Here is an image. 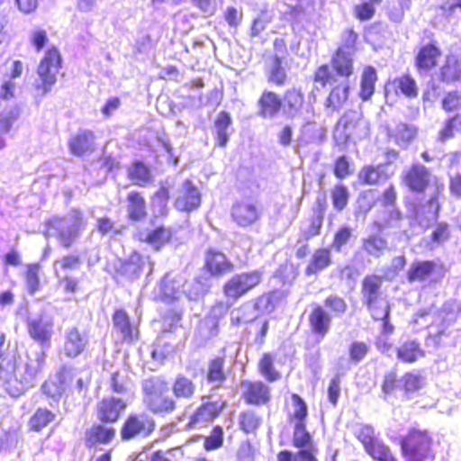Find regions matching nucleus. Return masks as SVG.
Instances as JSON below:
<instances>
[{
    "label": "nucleus",
    "mask_w": 461,
    "mask_h": 461,
    "mask_svg": "<svg viewBox=\"0 0 461 461\" xmlns=\"http://www.w3.org/2000/svg\"><path fill=\"white\" fill-rule=\"evenodd\" d=\"M355 73L353 54L343 48H337L330 64L318 66L312 73V83L317 90L328 89L323 102L326 111L339 113L348 102L350 84L348 81Z\"/></svg>",
    "instance_id": "nucleus-1"
},
{
    "label": "nucleus",
    "mask_w": 461,
    "mask_h": 461,
    "mask_svg": "<svg viewBox=\"0 0 461 461\" xmlns=\"http://www.w3.org/2000/svg\"><path fill=\"white\" fill-rule=\"evenodd\" d=\"M291 402L293 411L288 414V420L294 423L292 443L298 450L295 453L287 449L281 450L276 455V461H319L318 449L313 446L312 437L307 430V403L295 393L291 394Z\"/></svg>",
    "instance_id": "nucleus-2"
},
{
    "label": "nucleus",
    "mask_w": 461,
    "mask_h": 461,
    "mask_svg": "<svg viewBox=\"0 0 461 461\" xmlns=\"http://www.w3.org/2000/svg\"><path fill=\"white\" fill-rule=\"evenodd\" d=\"M26 358L23 361L22 355L14 351L0 359V379L5 384L6 391L15 397L23 394L35 380L45 362V353H39L35 360L29 359L26 353Z\"/></svg>",
    "instance_id": "nucleus-3"
},
{
    "label": "nucleus",
    "mask_w": 461,
    "mask_h": 461,
    "mask_svg": "<svg viewBox=\"0 0 461 461\" xmlns=\"http://www.w3.org/2000/svg\"><path fill=\"white\" fill-rule=\"evenodd\" d=\"M402 183L411 193L423 194L430 187L433 193L425 202L427 212L438 217L441 210L440 198L443 195L444 185L433 176L431 170L421 163H412L402 175Z\"/></svg>",
    "instance_id": "nucleus-4"
},
{
    "label": "nucleus",
    "mask_w": 461,
    "mask_h": 461,
    "mask_svg": "<svg viewBox=\"0 0 461 461\" xmlns=\"http://www.w3.org/2000/svg\"><path fill=\"white\" fill-rule=\"evenodd\" d=\"M426 384V377L420 372L407 371L399 377L395 370H390L384 375L380 388L384 401L395 398L397 391L403 401H411L420 395Z\"/></svg>",
    "instance_id": "nucleus-5"
},
{
    "label": "nucleus",
    "mask_w": 461,
    "mask_h": 461,
    "mask_svg": "<svg viewBox=\"0 0 461 461\" xmlns=\"http://www.w3.org/2000/svg\"><path fill=\"white\" fill-rule=\"evenodd\" d=\"M323 305L314 303L308 314L310 332L319 339H324L331 330L332 314L340 316L348 311L346 300L337 294L327 296Z\"/></svg>",
    "instance_id": "nucleus-6"
},
{
    "label": "nucleus",
    "mask_w": 461,
    "mask_h": 461,
    "mask_svg": "<svg viewBox=\"0 0 461 461\" xmlns=\"http://www.w3.org/2000/svg\"><path fill=\"white\" fill-rule=\"evenodd\" d=\"M433 433L419 426L411 427L399 438V447L404 461L434 460Z\"/></svg>",
    "instance_id": "nucleus-7"
},
{
    "label": "nucleus",
    "mask_w": 461,
    "mask_h": 461,
    "mask_svg": "<svg viewBox=\"0 0 461 461\" xmlns=\"http://www.w3.org/2000/svg\"><path fill=\"white\" fill-rule=\"evenodd\" d=\"M144 403L147 409L158 417L174 413L177 408V400L170 393L168 382L162 377L148 379L143 386Z\"/></svg>",
    "instance_id": "nucleus-8"
},
{
    "label": "nucleus",
    "mask_w": 461,
    "mask_h": 461,
    "mask_svg": "<svg viewBox=\"0 0 461 461\" xmlns=\"http://www.w3.org/2000/svg\"><path fill=\"white\" fill-rule=\"evenodd\" d=\"M72 224H65L64 217L52 216L44 223V235L54 237L59 245L65 249H71L79 238L86 225L83 213L78 209L72 210Z\"/></svg>",
    "instance_id": "nucleus-9"
},
{
    "label": "nucleus",
    "mask_w": 461,
    "mask_h": 461,
    "mask_svg": "<svg viewBox=\"0 0 461 461\" xmlns=\"http://www.w3.org/2000/svg\"><path fill=\"white\" fill-rule=\"evenodd\" d=\"M62 66V57L58 47L51 46L41 59L37 67L39 82L35 84V89L41 95L50 92L57 82V74Z\"/></svg>",
    "instance_id": "nucleus-10"
},
{
    "label": "nucleus",
    "mask_w": 461,
    "mask_h": 461,
    "mask_svg": "<svg viewBox=\"0 0 461 461\" xmlns=\"http://www.w3.org/2000/svg\"><path fill=\"white\" fill-rule=\"evenodd\" d=\"M384 277L377 274H368L363 277L360 284V294L362 303L369 314H375L384 312V304H389L384 298L383 285Z\"/></svg>",
    "instance_id": "nucleus-11"
},
{
    "label": "nucleus",
    "mask_w": 461,
    "mask_h": 461,
    "mask_svg": "<svg viewBox=\"0 0 461 461\" xmlns=\"http://www.w3.org/2000/svg\"><path fill=\"white\" fill-rule=\"evenodd\" d=\"M155 429L156 421L150 415L132 411L126 416L120 427V438L122 441L145 438L149 437Z\"/></svg>",
    "instance_id": "nucleus-12"
},
{
    "label": "nucleus",
    "mask_w": 461,
    "mask_h": 461,
    "mask_svg": "<svg viewBox=\"0 0 461 461\" xmlns=\"http://www.w3.org/2000/svg\"><path fill=\"white\" fill-rule=\"evenodd\" d=\"M262 281L259 270L241 272L230 276L222 285L223 295L237 301L256 288Z\"/></svg>",
    "instance_id": "nucleus-13"
},
{
    "label": "nucleus",
    "mask_w": 461,
    "mask_h": 461,
    "mask_svg": "<svg viewBox=\"0 0 461 461\" xmlns=\"http://www.w3.org/2000/svg\"><path fill=\"white\" fill-rule=\"evenodd\" d=\"M443 56L439 42L431 33L427 42H421L416 50L413 66L419 74H428L435 70Z\"/></svg>",
    "instance_id": "nucleus-14"
},
{
    "label": "nucleus",
    "mask_w": 461,
    "mask_h": 461,
    "mask_svg": "<svg viewBox=\"0 0 461 461\" xmlns=\"http://www.w3.org/2000/svg\"><path fill=\"white\" fill-rule=\"evenodd\" d=\"M129 402L113 395L100 399L95 409L96 419L104 424H115L126 411Z\"/></svg>",
    "instance_id": "nucleus-15"
},
{
    "label": "nucleus",
    "mask_w": 461,
    "mask_h": 461,
    "mask_svg": "<svg viewBox=\"0 0 461 461\" xmlns=\"http://www.w3.org/2000/svg\"><path fill=\"white\" fill-rule=\"evenodd\" d=\"M241 398L247 405L267 406L271 402V388L261 380H243L240 382Z\"/></svg>",
    "instance_id": "nucleus-16"
},
{
    "label": "nucleus",
    "mask_w": 461,
    "mask_h": 461,
    "mask_svg": "<svg viewBox=\"0 0 461 461\" xmlns=\"http://www.w3.org/2000/svg\"><path fill=\"white\" fill-rule=\"evenodd\" d=\"M226 407L223 400L202 402L190 414L185 424L187 429H194L200 424H208L216 420Z\"/></svg>",
    "instance_id": "nucleus-17"
},
{
    "label": "nucleus",
    "mask_w": 461,
    "mask_h": 461,
    "mask_svg": "<svg viewBox=\"0 0 461 461\" xmlns=\"http://www.w3.org/2000/svg\"><path fill=\"white\" fill-rule=\"evenodd\" d=\"M235 269L234 263L223 252L210 249L204 256L203 270L210 277L221 278Z\"/></svg>",
    "instance_id": "nucleus-18"
},
{
    "label": "nucleus",
    "mask_w": 461,
    "mask_h": 461,
    "mask_svg": "<svg viewBox=\"0 0 461 461\" xmlns=\"http://www.w3.org/2000/svg\"><path fill=\"white\" fill-rule=\"evenodd\" d=\"M145 258L138 251H133L129 258L122 260L114 268L113 279L117 282L127 280L132 282L143 272Z\"/></svg>",
    "instance_id": "nucleus-19"
},
{
    "label": "nucleus",
    "mask_w": 461,
    "mask_h": 461,
    "mask_svg": "<svg viewBox=\"0 0 461 461\" xmlns=\"http://www.w3.org/2000/svg\"><path fill=\"white\" fill-rule=\"evenodd\" d=\"M438 81L446 86L461 82V55L449 53L445 56L440 67H438Z\"/></svg>",
    "instance_id": "nucleus-20"
},
{
    "label": "nucleus",
    "mask_w": 461,
    "mask_h": 461,
    "mask_svg": "<svg viewBox=\"0 0 461 461\" xmlns=\"http://www.w3.org/2000/svg\"><path fill=\"white\" fill-rule=\"evenodd\" d=\"M103 422L95 423L85 432L84 444L88 449L110 444L116 436V429Z\"/></svg>",
    "instance_id": "nucleus-21"
},
{
    "label": "nucleus",
    "mask_w": 461,
    "mask_h": 461,
    "mask_svg": "<svg viewBox=\"0 0 461 461\" xmlns=\"http://www.w3.org/2000/svg\"><path fill=\"white\" fill-rule=\"evenodd\" d=\"M223 354L214 356L209 359L205 372V380L208 384L215 388H221L228 379L229 368L226 367V356Z\"/></svg>",
    "instance_id": "nucleus-22"
},
{
    "label": "nucleus",
    "mask_w": 461,
    "mask_h": 461,
    "mask_svg": "<svg viewBox=\"0 0 461 461\" xmlns=\"http://www.w3.org/2000/svg\"><path fill=\"white\" fill-rule=\"evenodd\" d=\"M333 264L331 249L329 247L316 248L304 267V276H317Z\"/></svg>",
    "instance_id": "nucleus-23"
},
{
    "label": "nucleus",
    "mask_w": 461,
    "mask_h": 461,
    "mask_svg": "<svg viewBox=\"0 0 461 461\" xmlns=\"http://www.w3.org/2000/svg\"><path fill=\"white\" fill-rule=\"evenodd\" d=\"M446 271L442 264L434 260L414 261L406 273V279L409 283L425 282L429 280L438 270Z\"/></svg>",
    "instance_id": "nucleus-24"
},
{
    "label": "nucleus",
    "mask_w": 461,
    "mask_h": 461,
    "mask_svg": "<svg viewBox=\"0 0 461 461\" xmlns=\"http://www.w3.org/2000/svg\"><path fill=\"white\" fill-rule=\"evenodd\" d=\"M260 211L256 203L249 201H240L231 208V218L240 227H248L258 221Z\"/></svg>",
    "instance_id": "nucleus-25"
},
{
    "label": "nucleus",
    "mask_w": 461,
    "mask_h": 461,
    "mask_svg": "<svg viewBox=\"0 0 461 461\" xmlns=\"http://www.w3.org/2000/svg\"><path fill=\"white\" fill-rule=\"evenodd\" d=\"M201 205V194L189 179L183 183L182 194L176 199L175 207L177 211L191 212Z\"/></svg>",
    "instance_id": "nucleus-26"
},
{
    "label": "nucleus",
    "mask_w": 461,
    "mask_h": 461,
    "mask_svg": "<svg viewBox=\"0 0 461 461\" xmlns=\"http://www.w3.org/2000/svg\"><path fill=\"white\" fill-rule=\"evenodd\" d=\"M385 88V96H388L391 92L395 95H402L403 96L413 99L419 95V86L415 78L410 73H404L393 79L388 81Z\"/></svg>",
    "instance_id": "nucleus-27"
},
{
    "label": "nucleus",
    "mask_w": 461,
    "mask_h": 461,
    "mask_svg": "<svg viewBox=\"0 0 461 461\" xmlns=\"http://www.w3.org/2000/svg\"><path fill=\"white\" fill-rule=\"evenodd\" d=\"M258 114L261 118H273L283 108L281 96L275 91L265 89L257 102Z\"/></svg>",
    "instance_id": "nucleus-28"
},
{
    "label": "nucleus",
    "mask_w": 461,
    "mask_h": 461,
    "mask_svg": "<svg viewBox=\"0 0 461 461\" xmlns=\"http://www.w3.org/2000/svg\"><path fill=\"white\" fill-rule=\"evenodd\" d=\"M113 323L121 334L122 342L131 343L139 339V327L131 323L129 315L123 309H117L113 314Z\"/></svg>",
    "instance_id": "nucleus-29"
},
{
    "label": "nucleus",
    "mask_w": 461,
    "mask_h": 461,
    "mask_svg": "<svg viewBox=\"0 0 461 461\" xmlns=\"http://www.w3.org/2000/svg\"><path fill=\"white\" fill-rule=\"evenodd\" d=\"M136 239L140 242L146 243L158 251L171 241L172 231L169 228L159 225L147 232L139 231L136 234Z\"/></svg>",
    "instance_id": "nucleus-30"
},
{
    "label": "nucleus",
    "mask_w": 461,
    "mask_h": 461,
    "mask_svg": "<svg viewBox=\"0 0 461 461\" xmlns=\"http://www.w3.org/2000/svg\"><path fill=\"white\" fill-rule=\"evenodd\" d=\"M29 336L42 346H49L53 335V321L42 317L33 319L28 322Z\"/></svg>",
    "instance_id": "nucleus-31"
},
{
    "label": "nucleus",
    "mask_w": 461,
    "mask_h": 461,
    "mask_svg": "<svg viewBox=\"0 0 461 461\" xmlns=\"http://www.w3.org/2000/svg\"><path fill=\"white\" fill-rule=\"evenodd\" d=\"M127 215L131 221H141L148 216L147 202L140 191L132 190L127 194Z\"/></svg>",
    "instance_id": "nucleus-32"
},
{
    "label": "nucleus",
    "mask_w": 461,
    "mask_h": 461,
    "mask_svg": "<svg viewBox=\"0 0 461 461\" xmlns=\"http://www.w3.org/2000/svg\"><path fill=\"white\" fill-rule=\"evenodd\" d=\"M95 136L92 131H79L77 134L71 137L68 141L70 152L77 157L92 153L95 149Z\"/></svg>",
    "instance_id": "nucleus-33"
},
{
    "label": "nucleus",
    "mask_w": 461,
    "mask_h": 461,
    "mask_svg": "<svg viewBox=\"0 0 461 461\" xmlns=\"http://www.w3.org/2000/svg\"><path fill=\"white\" fill-rule=\"evenodd\" d=\"M378 81V73L372 65H366L362 68L359 80L358 97L362 102L371 100Z\"/></svg>",
    "instance_id": "nucleus-34"
},
{
    "label": "nucleus",
    "mask_w": 461,
    "mask_h": 461,
    "mask_svg": "<svg viewBox=\"0 0 461 461\" xmlns=\"http://www.w3.org/2000/svg\"><path fill=\"white\" fill-rule=\"evenodd\" d=\"M358 180L364 185H379L390 177L384 164L366 165L358 172Z\"/></svg>",
    "instance_id": "nucleus-35"
},
{
    "label": "nucleus",
    "mask_w": 461,
    "mask_h": 461,
    "mask_svg": "<svg viewBox=\"0 0 461 461\" xmlns=\"http://www.w3.org/2000/svg\"><path fill=\"white\" fill-rule=\"evenodd\" d=\"M397 359L403 364H413L425 357L421 344L413 339L403 341L395 351Z\"/></svg>",
    "instance_id": "nucleus-36"
},
{
    "label": "nucleus",
    "mask_w": 461,
    "mask_h": 461,
    "mask_svg": "<svg viewBox=\"0 0 461 461\" xmlns=\"http://www.w3.org/2000/svg\"><path fill=\"white\" fill-rule=\"evenodd\" d=\"M126 174L127 178L133 185L146 186L153 181L150 167L140 160L132 161L127 167Z\"/></svg>",
    "instance_id": "nucleus-37"
},
{
    "label": "nucleus",
    "mask_w": 461,
    "mask_h": 461,
    "mask_svg": "<svg viewBox=\"0 0 461 461\" xmlns=\"http://www.w3.org/2000/svg\"><path fill=\"white\" fill-rule=\"evenodd\" d=\"M361 249L366 255L379 258L389 250L388 240L378 233H371L362 239Z\"/></svg>",
    "instance_id": "nucleus-38"
},
{
    "label": "nucleus",
    "mask_w": 461,
    "mask_h": 461,
    "mask_svg": "<svg viewBox=\"0 0 461 461\" xmlns=\"http://www.w3.org/2000/svg\"><path fill=\"white\" fill-rule=\"evenodd\" d=\"M419 134V128L413 124L400 122L389 134L393 142L400 148L406 149Z\"/></svg>",
    "instance_id": "nucleus-39"
},
{
    "label": "nucleus",
    "mask_w": 461,
    "mask_h": 461,
    "mask_svg": "<svg viewBox=\"0 0 461 461\" xmlns=\"http://www.w3.org/2000/svg\"><path fill=\"white\" fill-rule=\"evenodd\" d=\"M171 390L176 400H191L196 394L197 386L194 380L178 374L172 382Z\"/></svg>",
    "instance_id": "nucleus-40"
},
{
    "label": "nucleus",
    "mask_w": 461,
    "mask_h": 461,
    "mask_svg": "<svg viewBox=\"0 0 461 461\" xmlns=\"http://www.w3.org/2000/svg\"><path fill=\"white\" fill-rule=\"evenodd\" d=\"M240 431L246 435H256L263 425V417L253 409L241 411L238 416Z\"/></svg>",
    "instance_id": "nucleus-41"
},
{
    "label": "nucleus",
    "mask_w": 461,
    "mask_h": 461,
    "mask_svg": "<svg viewBox=\"0 0 461 461\" xmlns=\"http://www.w3.org/2000/svg\"><path fill=\"white\" fill-rule=\"evenodd\" d=\"M57 415L46 407L37 408L30 416L27 427L30 432L41 433L49 425L56 420Z\"/></svg>",
    "instance_id": "nucleus-42"
},
{
    "label": "nucleus",
    "mask_w": 461,
    "mask_h": 461,
    "mask_svg": "<svg viewBox=\"0 0 461 461\" xmlns=\"http://www.w3.org/2000/svg\"><path fill=\"white\" fill-rule=\"evenodd\" d=\"M283 110L288 115L299 113L304 105V94L300 87L293 86L285 91L283 97Z\"/></svg>",
    "instance_id": "nucleus-43"
},
{
    "label": "nucleus",
    "mask_w": 461,
    "mask_h": 461,
    "mask_svg": "<svg viewBox=\"0 0 461 461\" xmlns=\"http://www.w3.org/2000/svg\"><path fill=\"white\" fill-rule=\"evenodd\" d=\"M86 345V340L77 328L70 329L65 338L64 354L68 357L80 355Z\"/></svg>",
    "instance_id": "nucleus-44"
},
{
    "label": "nucleus",
    "mask_w": 461,
    "mask_h": 461,
    "mask_svg": "<svg viewBox=\"0 0 461 461\" xmlns=\"http://www.w3.org/2000/svg\"><path fill=\"white\" fill-rule=\"evenodd\" d=\"M20 113V107L14 105L0 114V149L5 147V137L11 133Z\"/></svg>",
    "instance_id": "nucleus-45"
},
{
    "label": "nucleus",
    "mask_w": 461,
    "mask_h": 461,
    "mask_svg": "<svg viewBox=\"0 0 461 461\" xmlns=\"http://www.w3.org/2000/svg\"><path fill=\"white\" fill-rule=\"evenodd\" d=\"M41 265L39 262L29 263L26 265L23 278L26 292L30 295H34L41 287Z\"/></svg>",
    "instance_id": "nucleus-46"
},
{
    "label": "nucleus",
    "mask_w": 461,
    "mask_h": 461,
    "mask_svg": "<svg viewBox=\"0 0 461 461\" xmlns=\"http://www.w3.org/2000/svg\"><path fill=\"white\" fill-rule=\"evenodd\" d=\"M276 354L265 352L258 360V368L260 375L270 383L278 381L281 373L275 368Z\"/></svg>",
    "instance_id": "nucleus-47"
},
{
    "label": "nucleus",
    "mask_w": 461,
    "mask_h": 461,
    "mask_svg": "<svg viewBox=\"0 0 461 461\" xmlns=\"http://www.w3.org/2000/svg\"><path fill=\"white\" fill-rule=\"evenodd\" d=\"M215 140L219 147L224 148L229 141L228 129L231 125V117L226 111H221L214 122Z\"/></svg>",
    "instance_id": "nucleus-48"
},
{
    "label": "nucleus",
    "mask_w": 461,
    "mask_h": 461,
    "mask_svg": "<svg viewBox=\"0 0 461 461\" xmlns=\"http://www.w3.org/2000/svg\"><path fill=\"white\" fill-rule=\"evenodd\" d=\"M288 80V75L283 66L282 58L276 55L273 58V65L267 73V82L272 86L282 87Z\"/></svg>",
    "instance_id": "nucleus-49"
},
{
    "label": "nucleus",
    "mask_w": 461,
    "mask_h": 461,
    "mask_svg": "<svg viewBox=\"0 0 461 461\" xmlns=\"http://www.w3.org/2000/svg\"><path fill=\"white\" fill-rule=\"evenodd\" d=\"M461 131V113H455L447 117L438 131V140L445 142L455 137L456 131Z\"/></svg>",
    "instance_id": "nucleus-50"
},
{
    "label": "nucleus",
    "mask_w": 461,
    "mask_h": 461,
    "mask_svg": "<svg viewBox=\"0 0 461 461\" xmlns=\"http://www.w3.org/2000/svg\"><path fill=\"white\" fill-rule=\"evenodd\" d=\"M359 121L355 112H346L336 122L335 131L342 132L348 140L357 131Z\"/></svg>",
    "instance_id": "nucleus-51"
},
{
    "label": "nucleus",
    "mask_w": 461,
    "mask_h": 461,
    "mask_svg": "<svg viewBox=\"0 0 461 461\" xmlns=\"http://www.w3.org/2000/svg\"><path fill=\"white\" fill-rule=\"evenodd\" d=\"M366 453L377 461H398L390 447L379 438L373 443Z\"/></svg>",
    "instance_id": "nucleus-52"
},
{
    "label": "nucleus",
    "mask_w": 461,
    "mask_h": 461,
    "mask_svg": "<svg viewBox=\"0 0 461 461\" xmlns=\"http://www.w3.org/2000/svg\"><path fill=\"white\" fill-rule=\"evenodd\" d=\"M451 227L446 221L435 224L430 235L429 242L432 246H442L451 239Z\"/></svg>",
    "instance_id": "nucleus-53"
},
{
    "label": "nucleus",
    "mask_w": 461,
    "mask_h": 461,
    "mask_svg": "<svg viewBox=\"0 0 461 461\" xmlns=\"http://www.w3.org/2000/svg\"><path fill=\"white\" fill-rule=\"evenodd\" d=\"M383 0H364L354 6L353 12L355 17L361 21H369L375 14V5H379Z\"/></svg>",
    "instance_id": "nucleus-54"
},
{
    "label": "nucleus",
    "mask_w": 461,
    "mask_h": 461,
    "mask_svg": "<svg viewBox=\"0 0 461 461\" xmlns=\"http://www.w3.org/2000/svg\"><path fill=\"white\" fill-rule=\"evenodd\" d=\"M330 197L334 209L341 212L348 203L350 197L348 188L343 184H337L331 189Z\"/></svg>",
    "instance_id": "nucleus-55"
},
{
    "label": "nucleus",
    "mask_w": 461,
    "mask_h": 461,
    "mask_svg": "<svg viewBox=\"0 0 461 461\" xmlns=\"http://www.w3.org/2000/svg\"><path fill=\"white\" fill-rule=\"evenodd\" d=\"M224 441L223 428L220 425L212 427L210 434L205 437L203 447L206 451L216 450L222 447Z\"/></svg>",
    "instance_id": "nucleus-56"
},
{
    "label": "nucleus",
    "mask_w": 461,
    "mask_h": 461,
    "mask_svg": "<svg viewBox=\"0 0 461 461\" xmlns=\"http://www.w3.org/2000/svg\"><path fill=\"white\" fill-rule=\"evenodd\" d=\"M441 108L447 113L461 109V93L455 89L447 91L441 99Z\"/></svg>",
    "instance_id": "nucleus-57"
},
{
    "label": "nucleus",
    "mask_w": 461,
    "mask_h": 461,
    "mask_svg": "<svg viewBox=\"0 0 461 461\" xmlns=\"http://www.w3.org/2000/svg\"><path fill=\"white\" fill-rule=\"evenodd\" d=\"M355 437L361 442L366 452L378 438L375 435V429L367 424L359 426L355 432Z\"/></svg>",
    "instance_id": "nucleus-58"
},
{
    "label": "nucleus",
    "mask_w": 461,
    "mask_h": 461,
    "mask_svg": "<svg viewBox=\"0 0 461 461\" xmlns=\"http://www.w3.org/2000/svg\"><path fill=\"white\" fill-rule=\"evenodd\" d=\"M370 347L364 341H353L348 347V357L352 363H359L367 356Z\"/></svg>",
    "instance_id": "nucleus-59"
},
{
    "label": "nucleus",
    "mask_w": 461,
    "mask_h": 461,
    "mask_svg": "<svg viewBox=\"0 0 461 461\" xmlns=\"http://www.w3.org/2000/svg\"><path fill=\"white\" fill-rule=\"evenodd\" d=\"M351 238L352 229L348 226H342L335 232L331 242V248L335 251L339 252L342 248L349 242Z\"/></svg>",
    "instance_id": "nucleus-60"
},
{
    "label": "nucleus",
    "mask_w": 461,
    "mask_h": 461,
    "mask_svg": "<svg viewBox=\"0 0 461 461\" xmlns=\"http://www.w3.org/2000/svg\"><path fill=\"white\" fill-rule=\"evenodd\" d=\"M110 389L113 393H126L128 391V376L121 371H114L111 375Z\"/></svg>",
    "instance_id": "nucleus-61"
},
{
    "label": "nucleus",
    "mask_w": 461,
    "mask_h": 461,
    "mask_svg": "<svg viewBox=\"0 0 461 461\" xmlns=\"http://www.w3.org/2000/svg\"><path fill=\"white\" fill-rule=\"evenodd\" d=\"M357 40V32H355L353 27H348L343 32L341 36V45L338 48H343L345 50L354 54Z\"/></svg>",
    "instance_id": "nucleus-62"
},
{
    "label": "nucleus",
    "mask_w": 461,
    "mask_h": 461,
    "mask_svg": "<svg viewBox=\"0 0 461 461\" xmlns=\"http://www.w3.org/2000/svg\"><path fill=\"white\" fill-rule=\"evenodd\" d=\"M334 176L338 179H345L352 174L350 164L346 156H339L334 161L333 166Z\"/></svg>",
    "instance_id": "nucleus-63"
},
{
    "label": "nucleus",
    "mask_w": 461,
    "mask_h": 461,
    "mask_svg": "<svg viewBox=\"0 0 461 461\" xmlns=\"http://www.w3.org/2000/svg\"><path fill=\"white\" fill-rule=\"evenodd\" d=\"M324 219L314 215L309 220L308 228L303 232V240H310L321 233Z\"/></svg>",
    "instance_id": "nucleus-64"
}]
</instances>
